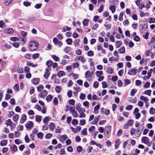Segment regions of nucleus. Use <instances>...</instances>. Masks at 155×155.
<instances>
[{
	"mask_svg": "<svg viewBox=\"0 0 155 155\" xmlns=\"http://www.w3.org/2000/svg\"><path fill=\"white\" fill-rule=\"evenodd\" d=\"M13 0H5L4 5L5 6H8L13 2Z\"/></svg>",
	"mask_w": 155,
	"mask_h": 155,
	"instance_id": "f8f14e48",
	"label": "nucleus"
},
{
	"mask_svg": "<svg viewBox=\"0 0 155 155\" xmlns=\"http://www.w3.org/2000/svg\"><path fill=\"white\" fill-rule=\"evenodd\" d=\"M103 73L102 71H97L96 72V75L97 77H98L102 74Z\"/></svg>",
	"mask_w": 155,
	"mask_h": 155,
	"instance_id": "473e14b6",
	"label": "nucleus"
},
{
	"mask_svg": "<svg viewBox=\"0 0 155 155\" xmlns=\"http://www.w3.org/2000/svg\"><path fill=\"white\" fill-rule=\"evenodd\" d=\"M95 130V127L94 126H92L91 127L89 128L88 130L91 132H93Z\"/></svg>",
	"mask_w": 155,
	"mask_h": 155,
	"instance_id": "0e129e2a",
	"label": "nucleus"
},
{
	"mask_svg": "<svg viewBox=\"0 0 155 155\" xmlns=\"http://www.w3.org/2000/svg\"><path fill=\"white\" fill-rule=\"evenodd\" d=\"M39 54L38 53H36L33 55V58L34 59H36L37 58H39Z\"/></svg>",
	"mask_w": 155,
	"mask_h": 155,
	"instance_id": "5fc2aeb1",
	"label": "nucleus"
},
{
	"mask_svg": "<svg viewBox=\"0 0 155 155\" xmlns=\"http://www.w3.org/2000/svg\"><path fill=\"white\" fill-rule=\"evenodd\" d=\"M107 71L109 74H112L114 72V70L112 68L109 67L107 68Z\"/></svg>",
	"mask_w": 155,
	"mask_h": 155,
	"instance_id": "393cba45",
	"label": "nucleus"
},
{
	"mask_svg": "<svg viewBox=\"0 0 155 155\" xmlns=\"http://www.w3.org/2000/svg\"><path fill=\"white\" fill-rule=\"evenodd\" d=\"M53 97L51 95H49L46 97V99L48 102H49L52 100Z\"/></svg>",
	"mask_w": 155,
	"mask_h": 155,
	"instance_id": "dca6fc26",
	"label": "nucleus"
},
{
	"mask_svg": "<svg viewBox=\"0 0 155 155\" xmlns=\"http://www.w3.org/2000/svg\"><path fill=\"white\" fill-rule=\"evenodd\" d=\"M140 100L143 101L144 102L148 101V100L143 96H140Z\"/></svg>",
	"mask_w": 155,
	"mask_h": 155,
	"instance_id": "c03bdc74",
	"label": "nucleus"
},
{
	"mask_svg": "<svg viewBox=\"0 0 155 155\" xmlns=\"http://www.w3.org/2000/svg\"><path fill=\"white\" fill-rule=\"evenodd\" d=\"M76 109L79 112H84L85 111V110L84 108H81L80 105L79 104L76 105Z\"/></svg>",
	"mask_w": 155,
	"mask_h": 155,
	"instance_id": "423d86ee",
	"label": "nucleus"
},
{
	"mask_svg": "<svg viewBox=\"0 0 155 155\" xmlns=\"http://www.w3.org/2000/svg\"><path fill=\"white\" fill-rule=\"evenodd\" d=\"M134 123V121L132 119L129 120L127 121V124L130 126H132Z\"/></svg>",
	"mask_w": 155,
	"mask_h": 155,
	"instance_id": "09e8293b",
	"label": "nucleus"
},
{
	"mask_svg": "<svg viewBox=\"0 0 155 155\" xmlns=\"http://www.w3.org/2000/svg\"><path fill=\"white\" fill-rule=\"evenodd\" d=\"M53 104L55 105H56L58 104V101L57 98L56 97H54L53 100Z\"/></svg>",
	"mask_w": 155,
	"mask_h": 155,
	"instance_id": "49530a36",
	"label": "nucleus"
},
{
	"mask_svg": "<svg viewBox=\"0 0 155 155\" xmlns=\"http://www.w3.org/2000/svg\"><path fill=\"white\" fill-rule=\"evenodd\" d=\"M151 90H146L144 92V94H147L148 95L150 96L151 93Z\"/></svg>",
	"mask_w": 155,
	"mask_h": 155,
	"instance_id": "79ce46f5",
	"label": "nucleus"
},
{
	"mask_svg": "<svg viewBox=\"0 0 155 155\" xmlns=\"http://www.w3.org/2000/svg\"><path fill=\"white\" fill-rule=\"evenodd\" d=\"M26 116L25 115H23L21 117V119L20 120V123H23L26 120Z\"/></svg>",
	"mask_w": 155,
	"mask_h": 155,
	"instance_id": "6ab92c4d",
	"label": "nucleus"
},
{
	"mask_svg": "<svg viewBox=\"0 0 155 155\" xmlns=\"http://www.w3.org/2000/svg\"><path fill=\"white\" fill-rule=\"evenodd\" d=\"M19 117V115L18 114H16L13 117V120L14 121H17Z\"/></svg>",
	"mask_w": 155,
	"mask_h": 155,
	"instance_id": "58836bf2",
	"label": "nucleus"
},
{
	"mask_svg": "<svg viewBox=\"0 0 155 155\" xmlns=\"http://www.w3.org/2000/svg\"><path fill=\"white\" fill-rule=\"evenodd\" d=\"M64 51L66 53H68L70 51V47L68 46L66 47L64 49Z\"/></svg>",
	"mask_w": 155,
	"mask_h": 155,
	"instance_id": "c85d7f7f",
	"label": "nucleus"
},
{
	"mask_svg": "<svg viewBox=\"0 0 155 155\" xmlns=\"http://www.w3.org/2000/svg\"><path fill=\"white\" fill-rule=\"evenodd\" d=\"M66 41L68 45H71L73 42L71 38H67Z\"/></svg>",
	"mask_w": 155,
	"mask_h": 155,
	"instance_id": "bb28decb",
	"label": "nucleus"
},
{
	"mask_svg": "<svg viewBox=\"0 0 155 155\" xmlns=\"http://www.w3.org/2000/svg\"><path fill=\"white\" fill-rule=\"evenodd\" d=\"M99 85V83L97 81H95L94 82V84H93V87L94 88H97Z\"/></svg>",
	"mask_w": 155,
	"mask_h": 155,
	"instance_id": "338daca9",
	"label": "nucleus"
},
{
	"mask_svg": "<svg viewBox=\"0 0 155 155\" xmlns=\"http://www.w3.org/2000/svg\"><path fill=\"white\" fill-rule=\"evenodd\" d=\"M87 129L86 128H85L81 131V133L83 135H85L87 134Z\"/></svg>",
	"mask_w": 155,
	"mask_h": 155,
	"instance_id": "603ef678",
	"label": "nucleus"
},
{
	"mask_svg": "<svg viewBox=\"0 0 155 155\" xmlns=\"http://www.w3.org/2000/svg\"><path fill=\"white\" fill-rule=\"evenodd\" d=\"M86 95L85 94L81 93L80 96V98L81 100H83L85 97Z\"/></svg>",
	"mask_w": 155,
	"mask_h": 155,
	"instance_id": "37998d69",
	"label": "nucleus"
},
{
	"mask_svg": "<svg viewBox=\"0 0 155 155\" xmlns=\"http://www.w3.org/2000/svg\"><path fill=\"white\" fill-rule=\"evenodd\" d=\"M76 54L78 55H80L82 53V51L81 50L79 49H78L75 51Z\"/></svg>",
	"mask_w": 155,
	"mask_h": 155,
	"instance_id": "e2e57ef3",
	"label": "nucleus"
},
{
	"mask_svg": "<svg viewBox=\"0 0 155 155\" xmlns=\"http://www.w3.org/2000/svg\"><path fill=\"white\" fill-rule=\"evenodd\" d=\"M102 87L103 88L107 87V84L106 82L105 81H102Z\"/></svg>",
	"mask_w": 155,
	"mask_h": 155,
	"instance_id": "3c124183",
	"label": "nucleus"
},
{
	"mask_svg": "<svg viewBox=\"0 0 155 155\" xmlns=\"http://www.w3.org/2000/svg\"><path fill=\"white\" fill-rule=\"evenodd\" d=\"M120 53L121 54H123L125 53V48L123 46L121 47L119 49H118Z\"/></svg>",
	"mask_w": 155,
	"mask_h": 155,
	"instance_id": "4be33fe9",
	"label": "nucleus"
},
{
	"mask_svg": "<svg viewBox=\"0 0 155 155\" xmlns=\"http://www.w3.org/2000/svg\"><path fill=\"white\" fill-rule=\"evenodd\" d=\"M71 119H72V118L71 117H70V116L68 117H67V120H66L67 123L68 124H70L71 121Z\"/></svg>",
	"mask_w": 155,
	"mask_h": 155,
	"instance_id": "69168bd1",
	"label": "nucleus"
},
{
	"mask_svg": "<svg viewBox=\"0 0 155 155\" xmlns=\"http://www.w3.org/2000/svg\"><path fill=\"white\" fill-rule=\"evenodd\" d=\"M78 60H81V61L83 63H84L85 61V60L84 59V58L83 57L80 56L78 58Z\"/></svg>",
	"mask_w": 155,
	"mask_h": 155,
	"instance_id": "6e6d98bb",
	"label": "nucleus"
},
{
	"mask_svg": "<svg viewBox=\"0 0 155 155\" xmlns=\"http://www.w3.org/2000/svg\"><path fill=\"white\" fill-rule=\"evenodd\" d=\"M12 45L13 47L17 48L19 46V43L18 42H14L12 43Z\"/></svg>",
	"mask_w": 155,
	"mask_h": 155,
	"instance_id": "de8ad7c7",
	"label": "nucleus"
},
{
	"mask_svg": "<svg viewBox=\"0 0 155 155\" xmlns=\"http://www.w3.org/2000/svg\"><path fill=\"white\" fill-rule=\"evenodd\" d=\"M130 83V81L128 79H126L124 80V86L125 87L127 85Z\"/></svg>",
	"mask_w": 155,
	"mask_h": 155,
	"instance_id": "5701e85b",
	"label": "nucleus"
},
{
	"mask_svg": "<svg viewBox=\"0 0 155 155\" xmlns=\"http://www.w3.org/2000/svg\"><path fill=\"white\" fill-rule=\"evenodd\" d=\"M50 73L49 70H48V69L46 68L45 69V71L44 75V77L46 79H48V77H49L50 75Z\"/></svg>",
	"mask_w": 155,
	"mask_h": 155,
	"instance_id": "39448f33",
	"label": "nucleus"
},
{
	"mask_svg": "<svg viewBox=\"0 0 155 155\" xmlns=\"http://www.w3.org/2000/svg\"><path fill=\"white\" fill-rule=\"evenodd\" d=\"M64 72L62 71H60L57 74V75L59 77H61L64 74Z\"/></svg>",
	"mask_w": 155,
	"mask_h": 155,
	"instance_id": "c9c22d12",
	"label": "nucleus"
},
{
	"mask_svg": "<svg viewBox=\"0 0 155 155\" xmlns=\"http://www.w3.org/2000/svg\"><path fill=\"white\" fill-rule=\"evenodd\" d=\"M34 124L33 122L31 121H28L25 124V126L27 129H31L33 126Z\"/></svg>",
	"mask_w": 155,
	"mask_h": 155,
	"instance_id": "7ed1b4c3",
	"label": "nucleus"
},
{
	"mask_svg": "<svg viewBox=\"0 0 155 155\" xmlns=\"http://www.w3.org/2000/svg\"><path fill=\"white\" fill-rule=\"evenodd\" d=\"M136 131V129L134 128H132L130 129V134L131 135H133L134 134V133Z\"/></svg>",
	"mask_w": 155,
	"mask_h": 155,
	"instance_id": "052dcab7",
	"label": "nucleus"
},
{
	"mask_svg": "<svg viewBox=\"0 0 155 155\" xmlns=\"http://www.w3.org/2000/svg\"><path fill=\"white\" fill-rule=\"evenodd\" d=\"M150 113L151 114H153L155 113V109L153 107H151L150 110Z\"/></svg>",
	"mask_w": 155,
	"mask_h": 155,
	"instance_id": "864d4df0",
	"label": "nucleus"
},
{
	"mask_svg": "<svg viewBox=\"0 0 155 155\" xmlns=\"http://www.w3.org/2000/svg\"><path fill=\"white\" fill-rule=\"evenodd\" d=\"M110 9L112 13H114L115 11V6L114 5H111L110 7Z\"/></svg>",
	"mask_w": 155,
	"mask_h": 155,
	"instance_id": "cd10ccee",
	"label": "nucleus"
},
{
	"mask_svg": "<svg viewBox=\"0 0 155 155\" xmlns=\"http://www.w3.org/2000/svg\"><path fill=\"white\" fill-rule=\"evenodd\" d=\"M40 80L39 78H33L32 80V82L34 84H38Z\"/></svg>",
	"mask_w": 155,
	"mask_h": 155,
	"instance_id": "9d476101",
	"label": "nucleus"
},
{
	"mask_svg": "<svg viewBox=\"0 0 155 155\" xmlns=\"http://www.w3.org/2000/svg\"><path fill=\"white\" fill-rule=\"evenodd\" d=\"M91 72L89 71H87L85 73V77L86 78H88L91 77Z\"/></svg>",
	"mask_w": 155,
	"mask_h": 155,
	"instance_id": "ddd939ff",
	"label": "nucleus"
},
{
	"mask_svg": "<svg viewBox=\"0 0 155 155\" xmlns=\"http://www.w3.org/2000/svg\"><path fill=\"white\" fill-rule=\"evenodd\" d=\"M55 126L53 123H51L50 124V126H49V128H50V130L51 131H53V130L55 128Z\"/></svg>",
	"mask_w": 155,
	"mask_h": 155,
	"instance_id": "412c9836",
	"label": "nucleus"
},
{
	"mask_svg": "<svg viewBox=\"0 0 155 155\" xmlns=\"http://www.w3.org/2000/svg\"><path fill=\"white\" fill-rule=\"evenodd\" d=\"M55 90L57 93H59L61 91L60 86H56L55 87Z\"/></svg>",
	"mask_w": 155,
	"mask_h": 155,
	"instance_id": "c756f323",
	"label": "nucleus"
},
{
	"mask_svg": "<svg viewBox=\"0 0 155 155\" xmlns=\"http://www.w3.org/2000/svg\"><path fill=\"white\" fill-rule=\"evenodd\" d=\"M149 22L150 23H155V19L151 17L148 19Z\"/></svg>",
	"mask_w": 155,
	"mask_h": 155,
	"instance_id": "a19ab883",
	"label": "nucleus"
},
{
	"mask_svg": "<svg viewBox=\"0 0 155 155\" xmlns=\"http://www.w3.org/2000/svg\"><path fill=\"white\" fill-rule=\"evenodd\" d=\"M89 103L87 101H85L83 103V105L87 108H89Z\"/></svg>",
	"mask_w": 155,
	"mask_h": 155,
	"instance_id": "e433bc0d",
	"label": "nucleus"
},
{
	"mask_svg": "<svg viewBox=\"0 0 155 155\" xmlns=\"http://www.w3.org/2000/svg\"><path fill=\"white\" fill-rule=\"evenodd\" d=\"M137 69L136 68H134L133 69H131L128 73V74L130 75H135L136 74V71Z\"/></svg>",
	"mask_w": 155,
	"mask_h": 155,
	"instance_id": "f03ea898",
	"label": "nucleus"
},
{
	"mask_svg": "<svg viewBox=\"0 0 155 155\" xmlns=\"http://www.w3.org/2000/svg\"><path fill=\"white\" fill-rule=\"evenodd\" d=\"M116 47L117 48H119L122 45V43L120 41H117L116 42Z\"/></svg>",
	"mask_w": 155,
	"mask_h": 155,
	"instance_id": "4c0bfd02",
	"label": "nucleus"
},
{
	"mask_svg": "<svg viewBox=\"0 0 155 155\" xmlns=\"http://www.w3.org/2000/svg\"><path fill=\"white\" fill-rule=\"evenodd\" d=\"M72 124L74 125H77L78 124V120L76 119H74L71 122Z\"/></svg>",
	"mask_w": 155,
	"mask_h": 155,
	"instance_id": "8fccbe9b",
	"label": "nucleus"
},
{
	"mask_svg": "<svg viewBox=\"0 0 155 155\" xmlns=\"http://www.w3.org/2000/svg\"><path fill=\"white\" fill-rule=\"evenodd\" d=\"M23 5L26 7H28L31 5V3L27 1H25L23 2Z\"/></svg>",
	"mask_w": 155,
	"mask_h": 155,
	"instance_id": "7c9ffc66",
	"label": "nucleus"
},
{
	"mask_svg": "<svg viewBox=\"0 0 155 155\" xmlns=\"http://www.w3.org/2000/svg\"><path fill=\"white\" fill-rule=\"evenodd\" d=\"M10 149L12 151L16 152L17 151L18 148L15 144H13L11 147Z\"/></svg>",
	"mask_w": 155,
	"mask_h": 155,
	"instance_id": "6e6552de",
	"label": "nucleus"
},
{
	"mask_svg": "<svg viewBox=\"0 0 155 155\" xmlns=\"http://www.w3.org/2000/svg\"><path fill=\"white\" fill-rule=\"evenodd\" d=\"M28 45V47L29 50L34 51L37 50L38 48V43L35 41H31Z\"/></svg>",
	"mask_w": 155,
	"mask_h": 155,
	"instance_id": "f257e3e1",
	"label": "nucleus"
},
{
	"mask_svg": "<svg viewBox=\"0 0 155 155\" xmlns=\"http://www.w3.org/2000/svg\"><path fill=\"white\" fill-rule=\"evenodd\" d=\"M72 116L74 117H78V114L75 110H73L72 112Z\"/></svg>",
	"mask_w": 155,
	"mask_h": 155,
	"instance_id": "13d9d810",
	"label": "nucleus"
},
{
	"mask_svg": "<svg viewBox=\"0 0 155 155\" xmlns=\"http://www.w3.org/2000/svg\"><path fill=\"white\" fill-rule=\"evenodd\" d=\"M111 129V126H107L105 127L104 131H110Z\"/></svg>",
	"mask_w": 155,
	"mask_h": 155,
	"instance_id": "ea45409f",
	"label": "nucleus"
},
{
	"mask_svg": "<svg viewBox=\"0 0 155 155\" xmlns=\"http://www.w3.org/2000/svg\"><path fill=\"white\" fill-rule=\"evenodd\" d=\"M137 90L136 89H132L130 93V95L132 96H134L137 92Z\"/></svg>",
	"mask_w": 155,
	"mask_h": 155,
	"instance_id": "a878e982",
	"label": "nucleus"
},
{
	"mask_svg": "<svg viewBox=\"0 0 155 155\" xmlns=\"http://www.w3.org/2000/svg\"><path fill=\"white\" fill-rule=\"evenodd\" d=\"M12 123L11 120L9 119L6 120L5 124L8 125H10L12 124Z\"/></svg>",
	"mask_w": 155,
	"mask_h": 155,
	"instance_id": "4d7b16f0",
	"label": "nucleus"
},
{
	"mask_svg": "<svg viewBox=\"0 0 155 155\" xmlns=\"http://www.w3.org/2000/svg\"><path fill=\"white\" fill-rule=\"evenodd\" d=\"M42 116L40 115H37L35 117V121L38 122H39L41 120Z\"/></svg>",
	"mask_w": 155,
	"mask_h": 155,
	"instance_id": "f3484780",
	"label": "nucleus"
},
{
	"mask_svg": "<svg viewBox=\"0 0 155 155\" xmlns=\"http://www.w3.org/2000/svg\"><path fill=\"white\" fill-rule=\"evenodd\" d=\"M43 88V86L42 85H40L37 87L38 91H41Z\"/></svg>",
	"mask_w": 155,
	"mask_h": 155,
	"instance_id": "680f3d73",
	"label": "nucleus"
},
{
	"mask_svg": "<svg viewBox=\"0 0 155 155\" xmlns=\"http://www.w3.org/2000/svg\"><path fill=\"white\" fill-rule=\"evenodd\" d=\"M81 127L80 126H78L76 127V130H74L73 132L76 133L77 131H79L81 130Z\"/></svg>",
	"mask_w": 155,
	"mask_h": 155,
	"instance_id": "bf43d9fd",
	"label": "nucleus"
},
{
	"mask_svg": "<svg viewBox=\"0 0 155 155\" xmlns=\"http://www.w3.org/2000/svg\"><path fill=\"white\" fill-rule=\"evenodd\" d=\"M71 28L67 26H64L63 28L62 32H64L67 31H70L71 30Z\"/></svg>",
	"mask_w": 155,
	"mask_h": 155,
	"instance_id": "4468645a",
	"label": "nucleus"
},
{
	"mask_svg": "<svg viewBox=\"0 0 155 155\" xmlns=\"http://www.w3.org/2000/svg\"><path fill=\"white\" fill-rule=\"evenodd\" d=\"M141 141L143 143H144L146 144V143H148V142H149V140L147 137H144L142 138Z\"/></svg>",
	"mask_w": 155,
	"mask_h": 155,
	"instance_id": "0eeeda50",
	"label": "nucleus"
},
{
	"mask_svg": "<svg viewBox=\"0 0 155 155\" xmlns=\"http://www.w3.org/2000/svg\"><path fill=\"white\" fill-rule=\"evenodd\" d=\"M120 141L119 140H117L115 143V149H117L118 147V145L119 144Z\"/></svg>",
	"mask_w": 155,
	"mask_h": 155,
	"instance_id": "a18cd8bd",
	"label": "nucleus"
},
{
	"mask_svg": "<svg viewBox=\"0 0 155 155\" xmlns=\"http://www.w3.org/2000/svg\"><path fill=\"white\" fill-rule=\"evenodd\" d=\"M137 101V99L136 97H135L134 98L132 97H130L128 100L129 102L134 104H135L136 102Z\"/></svg>",
	"mask_w": 155,
	"mask_h": 155,
	"instance_id": "1a4fd4ad",
	"label": "nucleus"
},
{
	"mask_svg": "<svg viewBox=\"0 0 155 155\" xmlns=\"http://www.w3.org/2000/svg\"><path fill=\"white\" fill-rule=\"evenodd\" d=\"M8 141L7 140H4L1 141L0 143V145L2 146L6 145L7 144Z\"/></svg>",
	"mask_w": 155,
	"mask_h": 155,
	"instance_id": "aec40b11",
	"label": "nucleus"
},
{
	"mask_svg": "<svg viewBox=\"0 0 155 155\" xmlns=\"http://www.w3.org/2000/svg\"><path fill=\"white\" fill-rule=\"evenodd\" d=\"M99 119V116H97L95 117L93 121L92 122L93 124H96Z\"/></svg>",
	"mask_w": 155,
	"mask_h": 155,
	"instance_id": "2eb2a0df",
	"label": "nucleus"
},
{
	"mask_svg": "<svg viewBox=\"0 0 155 155\" xmlns=\"http://www.w3.org/2000/svg\"><path fill=\"white\" fill-rule=\"evenodd\" d=\"M80 41V39H76L74 42V44L75 47H77L79 45V42Z\"/></svg>",
	"mask_w": 155,
	"mask_h": 155,
	"instance_id": "a211bd4d",
	"label": "nucleus"
},
{
	"mask_svg": "<svg viewBox=\"0 0 155 155\" xmlns=\"http://www.w3.org/2000/svg\"><path fill=\"white\" fill-rule=\"evenodd\" d=\"M48 92L45 90H43L42 92L39 94V96L41 97H45L48 94Z\"/></svg>",
	"mask_w": 155,
	"mask_h": 155,
	"instance_id": "20e7f679",
	"label": "nucleus"
},
{
	"mask_svg": "<svg viewBox=\"0 0 155 155\" xmlns=\"http://www.w3.org/2000/svg\"><path fill=\"white\" fill-rule=\"evenodd\" d=\"M53 64V62L51 60H48L47 61L46 63V64L48 67H49L51 66Z\"/></svg>",
	"mask_w": 155,
	"mask_h": 155,
	"instance_id": "72a5a7b5",
	"label": "nucleus"
},
{
	"mask_svg": "<svg viewBox=\"0 0 155 155\" xmlns=\"http://www.w3.org/2000/svg\"><path fill=\"white\" fill-rule=\"evenodd\" d=\"M89 20L88 19H85L83 21V23L84 26H87L88 25Z\"/></svg>",
	"mask_w": 155,
	"mask_h": 155,
	"instance_id": "b1692460",
	"label": "nucleus"
},
{
	"mask_svg": "<svg viewBox=\"0 0 155 155\" xmlns=\"http://www.w3.org/2000/svg\"><path fill=\"white\" fill-rule=\"evenodd\" d=\"M75 101L73 99H71L69 101V103L70 105H73L75 104Z\"/></svg>",
	"mask_w": 155,
	"mask_h": 155,
	"instance_id": "774afa93",
	"label": "nucleus"
},
{
	"mask_svg": "<svg viewBox=\"0 0 155 155\" xmlns=\"http://www.w3.org/2000/svg\"><path fill=\"white\" fill-rule=\"evenodd\" d=\"M37 136L38 138L42 139L43 137L44 134L41 132H39L37 134Z\"/></svg>",
	"mask_w": 155,
	"mask_h": 155,
	"instance_id": "2f4dec72",
	"label": "nucleus"
},
{
	"mask_svg": "<svg viewBox=\"0 0 155 155\" xmlns=\"http://www.w3.org/2000/svg\"><path fill=\"white\" fill-rule=\"evenodd\" d=\"M51 57L55 61H58L59 59V58L55 55H52Z\"/></svg>",
	"mask_w": 155,
	"mask_h": 155,
	"instance_id": "f704fd0d",
	"label": "nucleus"
},
{
	"mask_svg": "<svg viewBox=\"0 0 155 155\" xmlns=\"http://www.w3.org/2000/svg\"><path fill=\"white\" fill-rule=\"evenodd\" d=\"M139 128L140 129H141V130L140 131V133L137 134V137H139L140 136V135L141 134V132H142V131L143 130V129L144 128V124H141L140 126H139Z\"/></svg>",
	"mask_w": 155,
	"mask_h": 155,
	"instance_id": "9b49d317",
	"label": "nucleus"
}]
</instances>
